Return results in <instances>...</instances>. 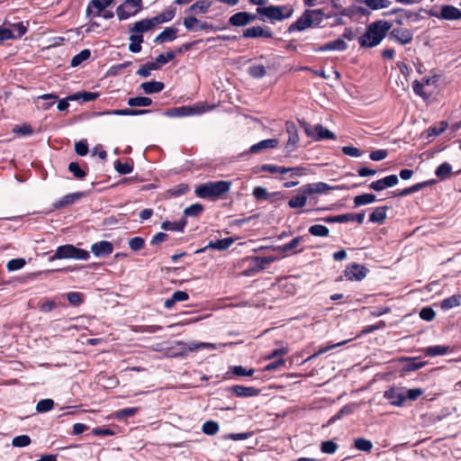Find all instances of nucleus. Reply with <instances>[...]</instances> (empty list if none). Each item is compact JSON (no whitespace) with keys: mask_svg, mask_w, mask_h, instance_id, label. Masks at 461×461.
<instances>
[{"mask_svg":"<svg viewBox=\"0 0 461 461\" xmlns=\"http://www.w3.org/2000/svg\"><path fill=\"white\" fill-rule=\"evenodd\" d=\"M175 14H176V9L170 8V9H167V11L161 13L160 14L156 15L151 18H152L155 25L158 26L160 23L171 21L175 17Z\"/></svg>","mask_w":461,"mask_h":461,"instance_id":"nucleus-29","label":"nucleus"},{"mask_svg":"<svg viewBox=\"0 0 461 461\" xmlns=\"http://www.w3.org/2000/svg\"><path fill=\"white\" fill-rule=\"evenodd\" d=\"M340 189L339 186H330L326 183L323 182H318V183H312L303 185V192L305 194H309V195L314 194H325L328 193L330 190H338Z\"/></svg>","mask_w":461,"mask_h":461,"instance_id":"nucleus-13","label":"nucleus"},{"mask_svg":"<svg viewBox=\"0 0 461 461\" xmlns=\"http://www.w3.org/2000/svg\"><path fill=\"white\" fill-rule=\"evenodd\" d=\"M309 196V194H305L303 192V185L299 189V194L296 196L292 197L289 202L288 205L291 208H302L306 204L307 198Z\"/></svg>","mask_w":461,"mask_h":461,"instance_id":"nucleus-23","label":"nucleus"},{"mask_svg":"<svg viewBox=\"0 0 461 461\" xmlns=\"http://www.w3.org/2000/svg\"><path fill=\"white\" fill-rule=\"evenodd\" d=\"M299 122L303 128L306 135L312 139H314L315 140H321L323 139H335L334 133L324 128L321 124H316L312 126L304 121H299Z\"/></svg>","mask_w":461,"mask_h":461,"instance_id":"nucleus-6","label":"nucleus"},{"mask_svg":"<svg viewBox=\"0 0 461 461\" xmlns=\"http://www.w3.org/2000/svg\"><path fill=\"white\" fill-rule=\"evenodd\" d=\"M285 130L288 134V140L285 145V150L287 154H290L297 149L299 136L297 133L296 126L292 122H285Z\"/></svg>","mask_w":461,"mask_h":461,"instance_id":"nucleus-9","label":"nucleus"},{"mask_svg":"<svg viewBox=\"0 0 461 461\" xmlns=\"http://www.w3.org/2000/svg\"><path fill=\"white\" fill-rule=\"evenodd\" d=\"M367 273L368 269L366 267L356 263L348 265L344 270V276L351 281H361L366 276Z\"/></svg>","mask_w":461,"mask_h":461,"instance_id":"nucleus-10","label":"nucleus"},{"mask_svg":"<svg viewBox=\"0 0 461 461\" xmlns=\"http://www.w3.org/2000/svg\"><path fill=\"white\" fill-rule=\"evenodd\" d=\"M83 196L82 193H74L64 196L61 200L55 203L56 208H61L73 203L76 200Z\"/></svg>","mask_w":461,"mask_h":461,"instance_id":"nucleus-36","label":"nucleus"},{"mask_svg":"<svg viewBox=\"0 0 461 461\" xmlns=\"http://www.w3.org/2000/svg\"><path fill=\"white\" fill-rule=\"evenodd\" d=\"M257 14H249L248 12H239L232 14L229 18V23L231 26L235 27H242L249 24L250 23L256 21L258 19Z\"/></svg>","mask_w":461,"mask_h":461,"instance_id":"nucleus-11","label":"nucleus"},{"mask_svg":"<svg viewBox=\"0 0 461 461\" xmlns=\"http://www.w3.org/2000/svg\"><path fill=\"white\" fill-rule=\"evenodd\" d=\"M176 33L177 29L167 27L154 39V42L163 43L166 41H172L176 38Z\"/></svg>","mask_w":461,"mask_h":461,"instance_id":"nucleus-22","label":"nucleus"},{"mask_svg":"<svg viewBox=\"0 0 461 461\" xmlns=\"http://www.w3.org/2000/svg\"><path fill=\"white\" fill-rule=\"evenodd\" d=\"M156 69H158V65L157 63L149 62L140 67L137 71V75L141 77H148L150 75V71Z\"/></svg>","mask_w":461,"mask_h":461,"instance_id":"nucleus-46","label":"nucleus"},{"mask_svg":"<svg viewBox=\"0 0 461 461\" xmlns=\"http://www.w3.org/2000/svg\"><path fill=\"white\" fill-rule=\"evenodd\" d=\"M302 240H303V237H296V238L293 239L290 242L280 247V250L283 252H286V251L294 249L299 246V244L302 242Z\"/></svg>","mask_w":461,"mask_h":461,"instance_id":"nucleus-59","label":"nucleus"},{"mask_svg":"<svg viewBox=\"0 0 461 461\" xmlns=\"http://www.w3.org/2000/svg\"><path fill=\"white\" fill-rule=\"evenodd\" d=\"M183 23L185 29L190 32L214 30L212 24H210L206 22H202L196 19L194 16L185 17Z\"/></svg>","mask_w":461,"mask_h":461,"instance_id":"nucleus-12","label":"nucleus"},{"mask_svg":"<svg viewBox=\"0 0 461 461\" xmlns=\"http://www.w3.org/2000/svg\"><path fill=\"white\" fill-rule=\"evenodd\" d=\"M203 211V207L200 203H194L186 207L184 211V214L187 217H196Z\"/></svg>","mask_w":461,"mask_h":461,"instance_id":"nucleus-49","label":"nucleus"},{"mask_svg":"<svg viewBox=\"0 0 461 461\" xmlns=\"http://www.w3.org/2000/svg\"><path fill=\"white\" fill-rule=\"evenodd\" d=\"M348 49V44L342 39H337L335 41L327 42L326 44L321 46L318 50L319 51H327V50H345Z\"/></svg>","mask_w":461,"mask_h":461,"instance_id":"nucleus-21","label":"nucleus"},{"mask_svg":"<svg viewBox=\"0 0 461 461\" xmlns=\"http://www.w3.org/2000/svg\"><path fill=\"white\" fill-rule=\"evenodd\" d=\"M436 312L430 307H425L420 310V317L424 320L430 321L435 318Z\"/></svg>","mask_w":461,"mask_h":461,"instance_id":"nucleus-64","label":"nucleus"},{"mask_svg":"<svg viewBox=\"0 0 461 461\" xmlns=\"http://www.w3.org/2000/svg\"><path fill=\"white\" fill-rule=\"evenodd\" d=\"M113 0H91L90 4L86 8V15H90L92 13L91 8L97 10L96 15H99L102 11L113 4Z\"/></svg>","mask_w":461,"mask_h":461,"instance_id":"nucleus-24","label":"nucleus"},{"mask_svg":"<svg viewBox=\"0 0 461 461\" xmlns=\"http://www.w3.org/2000/svg\"><path fill=\"white\" fill-rule=\"evenodd\" d=\"M461 303V295L454 294L448 298L444 299L440 303V307L444 311L450 310L454 307L458 306Z\"/></svg>","mask_w":461,"mask_h":461,"instance_id":"nucleus-32","label":"nucleus"},{"mask_svg":"<svg viewBox=\"0 0 461 461\" xmlns=\"http://www.w3.org/2000/svg\"><path fill=\"white\" fill-rule=\"evenodd\" d=\"M390 37L401 43L405 45L410 43L413 39V33L411 30L405 28H393L390 32Z\"/></svg>","mask_w":461,"mask_h":461,"instance_id":"nucleus-15","label":"nucleus"},{"mask_svg":"<svg viewBox=\"0 0 461 461\" xmlns=\"http://www.w3.org/2000/svg\"><path fill=\"white\" fill-rule=\"evenodd\" d=\"M68 170L77 178L82 179L86 176L85 170H83L77 162H70L68 165Z\"/></svg>","mask_w":461,"mask_h":461,"instance_id":"nucleus-56","label":"nucleus"},{"mask_svg":"<svg viewBox=\"0 0 461 461\" xmlns=\"http://www.w3.org/2000/svg\"><path fill=\"white\" fill-rule=\"evenodd\" d=\"M277 145H278V140L276 139H267V140H261L258 143L251 146L250 151L252 153H257L262 149L275 148Z\"/></svg>","mask_w":461,"mask_h":461,"instance_id":"nucleus-28","label":"nucleus"},{"mask_svg":"<svg viewBox=\"0 0 461 461\" xmlns=\"http://www.w3.org/2000/svg\"><path fill=\"white\" fill-rule=\"evenodd\" d=\"M127 104L131 107H146L152 104V100L151 98L146 96H137L129 98Z\"/></svg>","mask_w":461,"mask_h":461,"instance_id":"nucleus-33","label":"nucleus"},{"mask_svg":"<svg viewBox=\"0 0 461 461\" xmlns=\"http://www.w3.org/2000/svg\"><path fill=\"white\" fill-rule=\"evenodd\" d=\"M54 406V402L51 399L41 400L37 405L36 410L38 412H45L50 411Z\"/></svg>","mask_w":461,"mask_h":461,"instance_id":"nucleus-54","label":"nucleus"},{"mask_svg":"<svg viewBox=\"0 0 461 461\" xmlns=\"http://www.w3.org/2000/svg\"><path fill=\"white\" fill-rule=\"evenodd\" d=\"M131 43L129 45V50L133 53H139L141 50V43L143 42V36L140 34H131Z\"/></svg>","mask_w":461,"mask_h":461,"instance_id":"nucleus-35","label":"nucleus"},{"mask_svg":"<svg viewBox=\"0 0 461 461\" xmlns=\"http://www.w3.org/2000/svg\"><path fill=\"white\" fill-rule=\"evenodd\" d=\"M376 200V196L373 194H363L360 195H357L354 198L355 206H361L368 203H372Z\"/></svg>","mask_w":461,"mask_h":461,"instance_id":"nucleus-37","label":"nucleus"},{"mask_svg":"<svg viewBox=\"0 0 461 461\" xmlns=\"http://www.w3.org/2000/svg\"><path fill=\"white\" fill-rule=\"evenodd\" d=\"M156 27L152 18L143 19L139 22L133 23L131 28L130 29L131 34H140L143 32L153 30Z\"/></svg>","mask_w":461,"mask_h":461,"instance_id":"nucleus-18","label":"nucleus"},{"mask_svg":"<svg viewBox=\"0 0 461 461\" xmlns=\"http://www.w3.org/2000/svg\"><path fill=\"white\" fill-rule=\"evenodd\" d=\"M230 391L232 392L238 397H252L259 394V389L255 387H247L243 385H233L230 388Z\"/></svg>","mask_w":461,"mask_h":461,"instance_id":"nucleus-19","label":"nucleus"},{"mask_svg":"<svg viewBox=\"0 0 461 461\" xmlns=\"http://www.w3.org/2000/svg\"><path fill=\"white\" fill-rule=\"evenodd\" d=\"M198 113L199 111L194 107L182 106L176 109L177 116H188Z\"/></svg>","mask_w":461,"mask_h":461,"instance_id":"nucleus-62","label":"nucleus"},{"mask_svg":"<svg viewBox=\"0 0 461 461\" xmlns=\"http://www.w3.org/2000/svg\"><path fill=\"white\" fill-rule=\"evenodd\" d=\"M113 246L110 241L102 240L91 246V251L95 257H106L112 254Z\"/></svg>","mask_w":461,"mask_h":461,"instance_id":"nucleus-17","label":"nucleus"},{"mask_svg":"<svg viewBox=\"0 0 461 461\" xmlns=\"http://www.w3.org/2000/svg\"><path fill=\"white\" fill-rule=\"evenodd\" d=\"M212 2L209 0H199L193 4L186 12H192L196 14H204L211 7Z\"/></svg>","mask_w":461,"mask_h":461,"instance_id":"nucleus-26","label":"nucleus"},{"mask_svg":"<svg viewBox=\"0 0 461 461\" xmlns=\"http://www.w3.org/2000/svg\"><path fill=\"white\" fill-rule=\"evenodd\" d=\"M26 264L23 258H14L7 262L6 267L8 271H16L23 268Z\"/></svg>","mask_w":461,"mask_h":461,"instance_id":"nucleus-55","label":"nucleus"},{"mask_svg":"<svg viewBox=\"0 0 461 461\" xmlns=\"http://www.w3.org/2000/svg\"><path fill=\"white\" fill-rule=\"evenodd\" d=\"M164 84L158 81L144 82L140 85L141 89L147 95L159 93L164 89Z\"/></svg>","mask_w":461,"mask_h":461,"instance_id":"nucleus-25","label":"nucleus"},{"mask_svg":"<svg viewBox=\"0 0 461 461\" xmlns=\"http://www.w3.org/2000/svg\"><path fill=\"white\" fill-rule=\"evenodd\" d=\"M91 55V52L89 50H81L78 54L75 55L71 61H70V66L75 68V67H77L79 66L83 61L89 59Z\"/></svg>","mask_w":461,"mask_h":461,"instance_id":"nucleus-41","label":"nucleus"},{"mask_svg":"<svg viewBox=\"0 0 461 461\" xmlns=\"http://www.w3.org/2000/svg\"><path fill=\"white\" fill-rule=\"evenodd\" d=\"M149 113V110H135V109H121V110H114L111 113L117 114V115H130V116H136V115H141Z\"/></svg>","mask_w":461,"mask_h":461,"instance_id":"nucleus-47","label":"nucleus"},{"mask_svg":"<svg viewBox=\"0 0 461 461\" xmlns=\"http://www.w3.org/2000/svg\"><path fill=\"white\" fill-rule=\"evenodd\" d=\"M230 188V182L228 181H215L208 182L201 185L195 189V194L201 198H210L216 200L222 194L229 192Z\"/></svg>","mask_w":461,"mask_h":461,"instance_id":"nucleus-2","label":"nucleus"},{"mask_svg":"<svg viewBox=\"0 0 461 461\" xmlns=\"http://www.w3.org/2000/svg\"><path fill=\"white\" fill-rule=\"evenodd\" d=\"M254 262V268L258 271L265 268L266 265H269L275 261L273 257H255L252 258Z\"/></svg>","mask_w":461,"mask_h":461,"instance_id":"nucleus-38","label":"nucleus"},{"mask_svg":"<svg viewBox=\"0 0 461 461\" xmlns=\"http://www.w3.org/2000/svg\"><path fill=\"white\" fill-rule=\"evenodd\" d=\"M175 56H176L175 52H173V51H168L165 54L164 53L160 54L157 57L156 61L154 63H157L158 65V68H159L162 65L172 60L175 58Z\"/></svg>","mask_w":461,"mask_h":461,"instance_id":"nucleus-57","label":"nucleus"},{"mask_svg":"<svg viewBox=\"0 0 461 461\" xmlns=\"http://www.w3.org/2000/svg\"><path fill=\"white\" fill-rule=\"evenodd\" d=\"M185 225V221L171 222V221H166L162 222L161 228L166 230L183 231Z\"/></svg>","mask_w":461,"mask_h":461,"instance_id":"nucleus-45","label":"nucleus"},{"mask_svg":"<svg viewBox=\"0 0 461 461\" xmlns=\"http://www.w3.org/2000/svg\"><path fill=\"white\" fill-rule=\"evenodd\" d=\"M202 429L206 435H215L219 431V425L215 421L208 420L203 423Z\"/></svg>","mask_w":461,"mask_h":461,"instance_id":"nucleus-50","label":"nucleus"},{"mask_svg":"<svg viewBox=\"0 0 461 461\" xmlns=\"http://www.w3.org/2000/svg\"><path fill=\"white\" fill-rule=\"evenodd\" d=\"M341 150L345 155L354 158H359L363 154L360 149L352 146H344Z\"/></svg>","mask_w":461,"mask_h":461,"instance_id":"nucleus-61","label":"nucleus"},{"mask_svg":"<svg viewBox=\"0 0 461 461\" xmlns=\"http://www.w3.org/2000/svg\"><path fill=\"white\" fill-rule=\"evenodd\" d=\"M390 4L389 0H365V5L372 10L386 8Z\"/></svg>","mask_w":461,"mask_h":461,"instance_id":"nucleus-44","label":"nucleus"},{"mask_svg":"<svg viewBox=\"0 0 461 461\" xmlns=\"http://www.w3.org/2000/svg\"><path fill=\"white\" fill-rule=\"evenodd\" d=\"M142 9V0H125L116 9L119 20H126Z\"/></svg>","mask_w":461,"mask_h":461,"instance_id":"nucleus-7","label":"nucleus"},{"mask_svg":"<svg viewBox=\"0 0 461 461\" xmlns=\"http://www.w3.org/2000/svg\"><path fill=\"white\" fill-rule=\"evenodd\" d=\"M234 242L232 238H226L222 240H217L215 241L211 240L207 248H212L217 250H225L229 249Z\"/></svg>","mask_w":461,"mask_h":461,"instance_id":"nucleus-30","label":"nucleus"},{"mask_svg":"<svg viewBox=\"0 0 461 461\" xmlns=\"http://www.w3.org/2000/svg\"><path fill=\"white\" fill-rule=\"evenodd\" d=\"M75 151L79 156H86L88 152V146L86 140L75 143Z\"/></svg>","mask_w":461,"mask_h":461,"instance_id":"nucleus-60","label":"nucleus"},{"mask_svg":"<svg viewBox=\"0 0 461 461\" xmlns=\"http://www.w3.org/2000/svg\"><path fill=\"white\" fill-rule=\"evenodd\" d=\"M114 168L118 173L126 175L130 174L132 171L133 167L132 164H130L128 162L122 163L120 160H116L114 162Z\"/></svg>","mask_w":461,"mask_h":461,"instance_id":"nucleus-51","label":"nucleus"},{"mask_svg":"<svg viewBox=\"0 0 461 461\" xmlns=\"http://www.w3.org/2000/svg\"><path fill=\"white\" fill-rule=\"evenodd\" d=\"M230 369L233 375L239 376H251L255 373L253 368L247 369L241 366H234Z\"/></svg>","mask_w":461,"mask_h":461,"instance_id":"nucleus-53","label":"nucleus"},{"mask_svg":"<svg viewBox=\"0 0 461 461\" xmlns=\"http://www.w3.org/2000/svg\"><path fill=\"white\" fill-rule=\"evenodd\" d=\"M249 74L255 77L260 78L267 74L266 68L263 65H253L249 68Z\"/></svg>","mask_w":461,"mask_h":461,"instance_id":"nucleus-48","label":"nucleus"},{"mask_svg":"<svg viewBox=\"0 0 461 461\" xmlns=\"http://www.w3.org/2000/svg\"><path fill=\"white\" fill-rule=\"evenodd\" d=\"M384 397L392 405L402 406L406 400L405 390L402 388H391L384 393Z\"/></svg>","mask_w":461,"mask_h":461,"instance_id":"nucleus-14","label":"nucleus"},{"mask_svg":"<svg viewBox=\"0 0 461 461\" xmlns=\"http://www.w3.org/2000/svg\"><path fill=\"white\" fill-rule=\"evenodd\" d=\"M321 449L325 454H334L338 449V445L331 440L323 441Z\"/></svg>","mask_w":461,"mask_h":461,"instance_id":"nucleus-58","label":"nucleus"},{"mask_svg":"<svg viewBox=\"0 0 461 461\" xmlns=\"http://www.w3.org/2000/svg\"><path fill=\"white\" fill-rule=\"evenodd\" d=\"M90 254L87 250L77 249L73 245L67 244L57 248L54 255L50 258L51 260L72 258L78 260H87Z\"/></svg>","mask_w":461,"mask_h":461,"instance_id":"nucleus-4","label":"nucleus"},{"mask_svg":"<svg viewBox=\"0 0 461 461\" xmlns=\"http://www.w3.org/2000/svg\"><path fill=\"white\" fill-rule=\"evenodd\" d=\"M9 31L10 39L20 38L26 32V27L23 23H17L12 25L11 28H7Z\"/></svg>","mask_w":461,"mask_h":461,"instance_id":"nucleus-40","label":"nucleus"},{"mask_svg":"<svg viewBox=\"0 0 461 461\" xmlns=\"http://www.w3.org/2000/svg\"><path fill=\"white\" fill-rule=\"evenodd\" d=\"M309 232L315 237H328L330 230L324 225L315 224L309 228Z\"/></svg>","mask_w":461,"mask_h":461,"instance_id":"nucleus-42","label":"nucleus"},{"mask_svg":"<svg viewBox=\"0 0 461 461\" xmlns=\"http://www.w3.org/2000/svg\"><path fill=\"white\" fill-rule=\"evenodd\" d=\"M322 12L321 10H306L295 23L289 27L290 32L303 31L312 26L313 23H320L321 21Z\"/></svg>","mask_w":461,"mask_h":461,"instance_id":"nucleus-3","label":"nucleus"},{"mask_svg":"<svg viewBox=\"0 0 461 461\" xmlns=\"http://www.w3.org/2000/svg\"><path fill=\"white\" fill-rule=\"evenodd\" d=\"M257 13L275 22L283 21L285 19L291 17L294 13V9L291 5H270L267 7L257 8Z\"/></svg>","mask_w":461,"mask_h":461,"instance_id":"nucleus-5","label":"nucleus"},{"mask_svg":"<svg viewBox=\"0 0 461 461\" xmlns=\"http://www.w3.org/2000/svg\"><path fill=\"white\" fill-rule=\"evenodd\" d=\"M429 14L430 16L447 21H456L461 19V10L454 5H443L439 14L432 10L429 11Z\"/></svg>","mask_w":461,"mask_h":461,"instance_id":"nucleus-8","label":"nucleus"},{"mask_svg":"<svg viewBox=\"0 0 461 461\" xmlns=\"http://www.w3.org/2000/svg\"><path fill=\"white\" fill-rule=\"evenodd\" d=\"M243 37L245 38H258V37H266L272 38L273 34L268 30H264L260 26H254L248 28L243 31Z\"/></svg>","mask_w":461,"mask_h":461,"instance_id":"nucleus-20","label":"nucleus"},{"mask_svg":"<svg viewBox=\"0 0 461 461\" xmlns=\"http://www.w3.org/2000/svg\"><path fill=\"white\" fill-rule=\"evenodd\" d=\"M450 348L448 346H430L426 348H424V353L426 356L429 357H437V356H442L449 352Z\"/></svg>","mask_w":461,"mask_h":461,"instance_id":"nucleus-31","label":"nucleus"},{"mask_svg":"<svg viewBox=\"0 0 461 461\" xmlns=\"http://www.w3.org/2000/svg\"><path fill=\"white\" fill-rule=\"evenodd\" d=\"M392 24L387 21H376L370 23L366 32L358 39L361 47L373 48L385 37Z\"/></svg>","mask_w":461,"mask_h":461,"instance_id":"nucleus-1","label":"nucleus"},{"mask_svg":"<svg viewBox=\"0 0 461 461\" xmlns=\"http://www.w3.org/2000/svg\"><path fill=\"white\" fill-rule=\"evenodd\" d=\"M354 447L360 451L370 452L373 448V443L364 438H357L354 440Z\"/></svg>","mask_w":461,"mask_h":461,"instance_id":"nucleus-39","label":"nucleus"},{"mask_svg":"<svg viewBox=\"0 0 461 461\" xmlns=\"http://www.w3.org/2000/svg\"><path fill=\"white\" fill-rule=\"evenodd\" d=\"M31 444V438L27 435L14 437L12 445L16 447H24Z\"/></svg>","mask_w":461,"mask_h":461,"instance_id":"nucleus-52","label":"nucleus"},{"mask_svg":"<svg viewBox=\"0 0 461 461\" xmlns=\"http://www.w3.org/2000/svg\"><path fill=\"white\" fill-rule=\"evenodd\" d=\"M399 182L398 176L396 175H390L385 176L384 178L376 180L369 185V188L375 191H382L388 187H393L396 185Z\"/></svg>","mask_w":461,"mask_h":461,"instance_id":"nucleus-16","label":"nucleus"},{"mask_svg":"<svg viewBox=\"0 0 461 461\" xmlns=\"http://www.w3.org/2000/svg\"><path fill=\"white\" fill-rule=\"evenodd\" d=\"M387 206L376 207L369 215V221L375 223H383L386 218Z\"/></svg>","mask_w":461,"mask_h":461,"instance_id":"nucleus-27","label":"nucleus"},{"mask_svg":"<svg viewBox=\"0 0 461 461\" xmlns=\"http://www.w3.org/2000/svg\"><path fill=\"white\" fill-rule=\"evenodd\" d=\"M98 96H99V95L97 93L79 92V93H76L72 95H69L68 97V99L73 100V101L82 99L83 102H91V101H95Z\"/></svg>","mask_w":461,"mask_h":461,"instance_id":"nucleus-34","label":"nucleus"},{"mask_svg":"<svg viewBox=\"0 0 461 461\" xmlns=\"http://www.w3.org/2000/svg\"><path fill=\"white\" fill-rule=\"evenodd\" d=\"M452 171V167L449 163L445 162L438 167L436 169V176L440 179L447 178Z\"/></svg>","mask_w":461,"mask_h":461,"instance_id":"nucleus-43","label":"nucleus"},{"mask_svg":"<svg viewBox=\"0 0 461 461\" xmlns=\"http://www.w3.org/2000/svg\"><path fill=\"white\" fill-rule=\"evenodd\" d=\"M144 243L145 240L140 237H135L129 240V246L134 251L141 249L144 247Z\"/></svg>","mask_w":461,"mask_h":461,"instance_id":"nucleus-63","label":"nucleus"}]
</instances>
